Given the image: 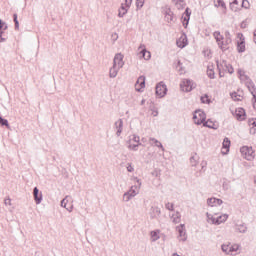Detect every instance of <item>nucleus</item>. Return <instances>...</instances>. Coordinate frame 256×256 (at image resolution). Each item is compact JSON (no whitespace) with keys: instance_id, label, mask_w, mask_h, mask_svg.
<instances>
[{"instance_id":"680f3d73","label":"nucleus","mask_w":256,"mask_h":256,"mask_svg":"<svg viewBox=\"0 0 256 256\" xmlns=\"http://www.w3.org/2000/svg\"><path fill=\"white\" fill-rule=\"evenodd\" d=\"M66 209L69 213H71L73 211V205H71L70 207L66 206Z\"/></svg>"},{"instance_id":"20e7f679","label":"nucleus","mask_w":256,"mask_h":256,"mask_svg":"<svg viewBox=\"0 0 256 256\" xmlns=\"http://www.w3.org/2000/svg\"><path fill=\"white\" fill-rule=\"evenodd\" d=\"M156 95H158V97H165V95H167V85L163 82L158 83L156 85Z\"/></svg>"},{"instance_id":"c03bdc74","label":"nucleus","mask_w":256,"mask_h":256,"mask_svg":"<svg viewBox=\"0 0 256 256\" xmlns=\"http://www.w3.org/2000/svg\"><path fill=\"white\" fill-rule=\"evenodd\" d=\"M142 144L141 143H138V144H133V145H129L128 148L132 149V151H137L139 146H141Z\"/></svg>"},{"instance_id":"6e6d98bb","label":"nucleus","mask_w":256,"mask_h":256,"mask_svg":"<svg viewBox=\"0 0 256 256\" xmlns=\"http://www.w3.org/2000/svg\"><path fill=\"white\" fill-rule=\"evenodd\" d=\"M233 5H239V0H234L233 3L230 4L232 11H233Z\"/></svg>"},{"instance_id":"e433bc0d","label":"nucleus","mask_w":256,"mask_h":256,"mask_svg":"<svg viewBox=\"0 0 256 256\" xmlns=\"http://www.w3.org/2000/svg\"><path fill=\"white\" fill-rule=\"evenodd\" d=\"M175 69H177L180 74H183V71L185 70L183 69V63H181V60L177 61V64H175Z\"/></svg>"},{"instance_id":"6ab92c4d","label":"nucleus","mask_w":256,"mask_h":256,"mask_svg":"<svg viewBox=\"0 0 256 256\" xmlns=\"http://www.w3.org/2000/svg\"><path fill=\"white\" fill-rule=\"evenodd\" d=\"M235 115L238 121H245V117H246L245 109L237 108L235 111Z\"/></svg>"},{"instance_id":"1a4fd4ad","label":"nucleus","mask_w":256,"mask_h":256,"mask_svg":"<svg viewBox=\"0 0 256 256\" xmlns=\"http://www.w3.org/2000/svg\"><path fill=\"white\" fill-rule=\"evenodd\" d=\"M232 39H231V33L229 31L225 32V40H222L221 42V49L222 51H225L228 49V45H231Z\"/></svg>"},{"instance_id":"09e8293b","label":"nucleus","mask_w":256,"mask_h":256,"mask_svg":"<svg viewBox=\"0 0 256 256\" xmlns=\"http://www.w3.org/2000/svg\"><path fill=\"white\" fill-rule=\"evenodd\" d=\"M61 207H64V209H67V196L61 201Z\"/></svg>"},{"instance_id":"69168bd1","label":"nucleus","mask_w":256,"mask_h":256,"mask_svg":"<svg viewBox=\"0 0 256 256\" xmlns=\"http://www.w3.org/2000/svg\"><path fill=\"white\" fill-rule=\"evenodd\" d=\"M141 105H145V99L141 101Z\"/></svg>"},{"instance_id":"a878e982","label":"nucleus","mask_w":256,"mask_h":256,"mask_svg":"<svg viewBox=\"0 0 256 256\" xmlns=\"http://www.w3.org/2000/svg\"><path fill=\"white\" fill-rule=\"evenodd\" d=\"M229 219V215L223 214L216 218V225H221V223H225Z\"/></svg>"},{"instance_id":"bb28decb","label":"nucleus","mask_w":256,"mask_h":256,"mask_svg":"<svg viewBox=\"0 0 256 256\" xmlns=\"http://www.w3.org/2000/svg\"><path fill=\"white\" fill-rule=\"evenodd\" d=\"M127 9H129V7H127L125 4H122L119 9L118 17H125V15H127Z\"/></svg>"},{"instance_id":"f8f14e48","label":"nucleus","mask_w":256,"mask_h":256,"mask_svg":"<svg viewBox=\"0 0 256 256\" xmlns=\"http://www.w3.org/2000/svg\"><path fill=\"white\" fill-rule=\"evenodd\" d=\"M207 205L208 207H219L221 205H223V200L219 199V198H208L207 199Z\"/></svg>"},{"instance_id":"c85d7f7f","label":"nucleus","mask_w":256,"mask_h":256,"mask_svg":"<svg viewBox=\"0 0 256 256\" xmlns=\"http://www.w3.org/2000/svg\"><path fill=\"white\" fill-rule=\"evenodd\" d=\"M214 37H215V39H216V41H217V43H218V45L221 49V43H223V39H224L221 35V32H219V31L214 32Z\"/></svg>"},{"instance_id":"4468645a","label":"nucleus","mask_w":256,"mask_h":256,"mask_svg":"<svg viewBox=\"0 0 256 256\" xmlns=\"http://www.w3.org/2000/svg\"><path fill=\"white\" fill-rule=\"evenodd\" d=\"M176 231L179 233L180 241H187V234L185 232V224H181L176 227Z\"/></svg>"},{"instance_id":"37998d69","label":"nucleus","mask_w":256,"mask_h":256,"mask_svg":"<svg viewBox=\"0 0 256 256\" xmlns=\"http://www.w3.org/2000/svg\"><path fill=\"white\" fill-rule=\"evenodd\" d=\"M217 6L222 7V9H227L225 1H223V0H217Z\"/></svg>"},{"instance_id":"4c0bfd02","label":"nucleus","mask_w":256,"mask_h":256,"mask_svg":"<svg viewBox=\"0 0 256 256\" xmlns=\"http://www.w3.org/2000/svg\"><path fill=\"white\" fill-rule=\"evenodd\" d=\"M133 197L129 192H125L123 194V201H125L126 203H129V201H131V199H133Z\"/></svg>"},{"instance_id":"a18cd8bd","label":"nucleus","mask_w":256,"mask_h":256,"mask_svg":"<svg viewBox=\"0 0 256 256\" xmlns=\"http://www.w3.org/2000/svg\"><path fill=\"white\" fill-rule=\"evenodd\" d=\"M165 208H166L168 211H173V210H174V204L168 202V203L165 204Z\"/></svg>"},{"instance_id":"ddd939ff","label":"nucleus","mask_w":256,"mask_h":256,"mask_svg":"<svg viewBox=\"0 0 256 256\" xmlns=\"http://www.w3.org/2000/svg\"><path fill=\"white\" fill-rule=\"evenodd\" d=\"M149 215L151 219H157L161 215V208L159 206H152Z\"/></svg>"},{"instance_id":"774afa93","label":"nucleus","mask_w":256,"mask_h":256,"mask_svg":"<svg viewBox=\"0 0 256 256\" xmlns=\"http://www.w3.org/2000/svg\"><path fill=\"white\" fill-rule=\"evenodd\" d=\"M6 29H7V25L4 26V31H6Z\"/></svg>"},{"instance_id":"8fccbe9b","label":"nucleus","mask_w":256,"mask_h":256,"mask_svg":"<svg viewBox=\"0 0 256 256\" xmlns=\"http://www.w3.org/2000/svg\"><path fill=\"white\" fill-rule=\"evenodd\" d=\"M133 171H135V168H133V166H131V164H129V165L127 166V172H128V173H133Z\"/></svg>"},{"instance_id":"603ef678","label":"nucleus","mask_w":256,"mask_h":256,"mask_svg":"<svg viewBox=\"0 0 256 256\" xmlns=\"http://www.w3.org/2000/svg\"><path fill=\"white\" fill-rule=\"evenodd\" d=\"M6 39L3 38V30H0V43H5Z\"/></svg>"},{"instance_id":"de8ad7c7","label":"nucleus","mask_w":256,"mask_h":256,"mask_svg":"<svg viewBox=\"0 0 256 256\" xmlns=\"http://www.w3.org/2000/svg\"><path fill=\"white\" fill-rule=\"evenodd\" d=\"M242 7H244V9H249V1L242 0Z\"/></svg>"},{"instance_id":"79ce46f5","label":"nucleus","mask_w":256,"mask_h":256,"mask_svg":"<svg viewBox=\"0 0 256 256\" xmlns=\"http://www.w3.org/2000/svg\"><path fill=\"white\" fill-rule=\"evenodd\" d=\"M145 5V0H136L137 9H141Z\"/></svg>"},{"instance_id":"7c9ffc66","label":"nucleus","mask_w":256,"mask_h":256,"mask_svg":"<svg viewBox=\"0 0 256 256\" xmlns=\"http://www.w3.org/2000/svg\"><path fill=\"white\" fill-rule=\"evenodd\" d=\"M236 231H238V233H247V225L237 224L236 225Z\"/></svg>"},{"instance_id":"f704fd0d","label":"nucleus","mask_w":256,"mask_h":256,"mask_svg":"<svg viewBox=\"0 0 256 256\" xmlns=\"http://www.w3.org/2000/svg\"><path fill=\"white\" fill-rule=\"evenodd\" d=\"M221 249H222L223 253H225L226 255H230L229 249H231V244H223L221 246Z\"/></svg>"},{"instance_id":"473e14b6","label":"nucleus","mask_w":256,"mask_h":256,"mask_svg":"<svg viewBox=\"0 0 256 256\" xmlns=\"http://www.w3.org/2000/svg\"><path fill=\"white\" fill-rule=\"evenodd\" d=\"M207 222L212 223V225H217V218L213 217L209 212L206 213Z\"/></svg>"},{"instance_id":"13d9d810","label":"nucleus","mask_w":256,"mask_h":256,"mask_svg":"<svg viewBox=\"0 0 256 256\" xmlns=\"http://www.w3.org/2000/svg\"><path fill=\"white\" fill-rule=\"evenodd\" d=\"M5 205H11V198L4 200Z\"/></svg>"},{"instance_id":"2f4dec72","label":"nucleus","mask_w":256,"mask_h":256,"mask_svg":"<svg viewBox=\"0 0 256 256\" xmlns=\"http://www.w3.org/2000/svg\"><path fill=\"white\" fill-rule=\"evenodd\" d=\"M172 221L173 223H181V213L176 212L174 214H172Z\"/></svg>"},{"instance_id":"6e6552de","label":"nucleus","mask_w":256,"mask_h":256,"mask_svg":"<svg viewBox=\"0 0 256 256\" xmlns=\"http://www.w3.org/2000/svg\"><path fill=\"white\" fill-rule=\"evenodd\" d=\"M237 51L238 53H245V37L243 34H238Z\"/></svg>"},{"instance_id":"338daca9","label":"nucleus","mask_w":256,"mask_h":256,"mask_svg":"<svg viewBox=\"0 0 256 256\" xmlns=\"http://www.w3.org/2000/svg\"><path fill=\"white\" fill-rule=\"evenodd\" d=\"M172 256H179V254H177V253H174V254H172Z\"/></svg>"},{"instance_id":"49530a36","label":"nucleus","mask_w":256,"mask_h":256,"mask_svg":"<svg viewBox=\"0 0 256 256\" xmlns=\"http://www.w3.org/2000/svg\"><path fill=\"white\" fill-rule=\"evenodd\" d=\"M230 96L234 101H239V95L237 94V92H232Z\"/></svg>"},{"instance_id":"c9c22d12","label":"nucleus","mask_w":256,"mask_h":256,"mask_svg":"<svg viewBox=\"0 0 256 256\" xmlns=\"http://www.w3.org/2000/svg\"><path fill=\"white\" fill-rule=\"evenodd\" d=\"M175 5L177 7V9H184L185 8V0H174Z\"/></svg>"},{"instance_id":"39448f33","label":"nucleus","mask_w":256,"mask_h":256,"mask_svg":"<svg viewBox=\"0 0 256 256\" xmlns=\"http://www.w3.org/2000/svg\"><path fill=\"white\" fill-rule=\"evenodd\" d=\"M180 89H182V91H186V93H189V91H193V82L189 79H184L180 83Z\"/></svg>"},{"instance_id":"052dcab7","label":"nucleus","mask_w":256,"mask_h":256,"mask_svg":"<svg viewBox=\"0 0 256 256\" xmlns=\"http://www.w3.org/2000/svg\"><path fill=\"white\" fill-rule=\"evenodd\" d=\"M3 27H5V22H3V20H0V30H3Z\"/></svg>"},{"instance_id":"4be33fe9","label":"nucleus","mask_w":256,"mask_h":256,"mask_svg":"<svg viewBox=\"0 0 256 256\" xmlns=\"http://www.w3.org/2000/svg\"><path fill=\"white\" fill-rule=\"evenodd\" d=\"M119 69L121 68H118L117 66L113 65V67L110 68L109 77L111 79H115V77H117V74L119 73Z\"/></svg>"},{"instance_id":"bf43d9fd","label":"nucleus","mask_w":256,"mask_h":256,"mask_svg":"<svg viewBox=\"0 0 256 256\" xmlns=\"http://www.w3.org/2000/svg\"><path fill=\"white\" fill-rule=\"evenodd\" d=\"M13 21H14V23H17V21H19L17 13L13 14Z\"/></svg>"},{"instance_id":"5701e85b","label":"nucleus","mask_w":256,"mask_h":256,"mask_svg":"<svg viewBox=\"0 0 256 256\" xmlns=\"http://www.w3.org/2000/svg\"><path fill=\"white\" fill-rule=\"evenodd\" d=\"M204 127H208V129H219V126H217L211 119H208L207 121L204 122L203 124Z\"/></svg>"},{"instance_id":"9d476101","label":"nucleus","mask_w":256,"mask_h":256,"mask_svg":"<svg viewBox=\"0 0 256 256\" xmlns=\"http://www.w3.org/2000/svg\"><path fill=\"white\" fill-rule=\"evenodd\" d=\"M113 65L115 67H118V69L123 68V65H125V62H123V54L118 53L115 55L114 60H113Z\"/></svg>"},{"instance_id":"aec40b11","label":"nucleus","mask_w":256,"mask_h":256,"mask_svg":"<svg viewBox=\"0 0 256 256\" xmlns=\"http://www.w3.org/2000/svg\"><path fill=\"white\" fill-rule=\"evenodd\" d=\"M187 36L183 35L181 36L177 41H176V45L177 47H179L180 49H184V47H187Z\"/></svg>"},{"instance_id":"e2e57ef3","label":"nucleus","mask_w":256,"mask_h":256,"mask_svg":"<svg viewBox=\"0 0 256 256\" xmlns=\"http://www.w3.org/2000/svg\"><path fill=\"white\" fill-rule=\"evenodd\" d=\"M158 115H159V112H157V111L153 113L154 117H157Z\"/></svg>"},{"instance_id":"7ed1b4c3","label":"nucleus","mask_w":256,"mask_h":256,"mask_svg":"<svg viewBox=\"0 0 256 256\" xmlns=\"http://www.w3.org/2000/svg\"><path fill=\"white\" fill-rule=\"evenodd\" d=\"M136 179L137 185L132 186L127 192L132 196V197H137L139 195V191L141 189V180L138 178Z\"/></svg>"},{"instance_id":"3c124183","label":"nucleus","mask_w":256,"mask_h":256,"mask_svg":"<svg viewBox=\"0 0 256 256\" xmlns=\"http://www.w3.org/2000/svg\"><path fill=\"white\" fill-rule=\"evenodd\" d=\"M132 141H134V143H139L140 138L138 135H133Z\"/></svg>"},{"instance_id":"423d86ee","label":"nucleus","mask_w":256,"mask_h":256,"mask_svg":"<svg viewBox=\"0 0 256 256\" xmlns=\"http://www.w3.org/2000/svg\"><path fill=\"white\" fill-rule=\"evenodd\" d=\"M238 75H240V79H242V81H246V84L248 85V89L254 88V83L253 80H251V78H249V76L245 75V71L239 69L238 70Z\"/></svg>"},{"instance_id":"72a5a7b5","label":"nucleus","mask_w":256,"mask_h":256,"mask_svg":"<svg viewBox=\"0 0 256 256\" xmlns=\"http://www.w3.org/2000/svg\"><path fill=\"white\" fill-rule=\"evenodd\" d=\"M230 254L229 255H235V253H237V251H239V244H230V248H229Z\"/></svg>"},{"instance_id":"a19ab883","label":"nucleus","mask_w":256,"mask_h":256,"mask_svg":"<svg viewBox=\"0 0 256 256\" xmlns=\"http://www.w3.org/2000/svg\"><path fill=\"white\" fill-rule=\"evenodd\" d=\"M225 72H227V73H230V75H233V73H234V69H233V66H231V64H227V66H226V70H224Z\"/></svg>"},{"instance_id":"864d4df0","label":"nucleus","mask_w":256,"mask_h":256,"mask_svg":"<svg viewBox=\"0 0 256 256\" xmlns=\"http://www.w3.org/2000/svg\"><path fill=\"white\" fill-rule=\"evenodd\" d=\"M131 3H133V0H125L126 7H131Z\"/></svg>"},{"instance_id":"a211bd4d","label":"nucleus","mask_w":256,"mask_h":256,"mask_svg":"<svg viewBox=\"0 0 256 256\" xmlns=\"http://www.w3.org/2000/svg\"><path fill=\"white\" fill-rule=\"evenodd\" d=\"M185 16H182L183 26L187 27L189 25V19H191V9L186 8L184 12Z\"/></svg>"},{"instance_id":"f257e3e1","label":"nucleus","mask_w":256,"mask_h":256,"mask_svg":"<svg viewBox=\"0 0 256 256\" xmlns=\"http://www.w3.org/2000/svg\"><path fill=\"white\" fill-rule=\"evenodd\" d=\"M240 153L246 161H253L255 159V151L253 147L243 146L240 148Z\"/></svg>"},{"instance_id":"0eeeda50","label":"nucleus","mask_w":256,"mask_h":256,"mask_svg":"<svg viewBox=\"0 0 256 256\" xmlns=\"http://www.w3.org/2000/svg\"><path fill=\"white\" fill-rule=\"evenodd\" d=\"M135 89L138 93H143V89H145V76L138 77L135 83Z\"/></svg>"},{"instance_id":"dca6fc26","label":"nucleus","mask_w":256,"mask_h":256,"mask_svg":"<svg viewBox=\"0 0 256 256\" xmlns=\"http://www.w3.org/2000/svg\"><path fill=\"white\" fill-rule=\"evenodd\" d=\"M139 50H140L142 57L146 61H149V59H151V52L147 51V48H145V45L141 44L139 47Z\"/></svg>"},{"instance_id":"393cba45","label":"nucleus","mask_w":256,"mask_h":256,"mask_svg":"<svg viewBox=\"0 0 256 256\" xmlns=\"http://www.w3.org/2000/svg\"><path fill=\"white\" fill-rule=\"evenodd\" d=\"M199 164V156L197 154H194L192 157H190V165L191 167H197Z\"/></svg>"},{"instance_id":"412c9836","label":"nucleus","mask_w":256,"mask_h":256,"mask_svg":"<svg viewBox=\"0 0 256 256\" xmlns=\"http://www.w3.org/2000/svg\"><path fill=\"white\" fill-rule=\"evenodd\" d=\"M248 125L250 127V134L255 135L256 134V118H249Z\"/></svg>"},{"instance_id":"0e129e2a","label":"nucleus","mask_w":256,"mask_h":256,"mask_svg":"<svg viewBox=\"0 0 256 256\" xmlns=\"http://www.w3.org/2000/svg\"><path fill=\"white\" fill-rule=\"evenodd\" d=\"M201 165H202V169H203L205 167V165H207V162H202Z\"/></svg>"},{"instance_id":"ea45409f","label":"nucleus","mask_w":256,"mask_h":256,"mask_svg":"<svg viewBox=\"0 0 256 256\" xmlns=\"http://www.w3.org/2000/svg\"><path fill=\"white\" fill-rule=\"evenodd\" d=\"M201 103H211V100L209 99V96L207 94H205L204 96H201Z\"/></svg>"},{"instance_id":"b1692460","label":"nucleus","mask_w":256,"mask_h":256,"mask_svg":"<svg viewBox=\"0 0 256 256\" xmlns=\"http://www.w3.org/2000/svg\"><path fill=\"white\" fill-rule=\"evenodd\" d=\"M159 233H161L160 230H153L150 232V236L153 242L159 241V239H161V237L159 236Z\"/></svg>"},{"instance_id":"f03ea898","label":"nucleus","mask_w":256,"mask_h":256,"mask_svg":"<svg viewBox=\"0 0 256 256\" xmlns=\"http://www.w3.org/2000/svg\"><path fill=\"white\" fill-rule=\"evenodd\" d=\"M206 119H207V114H205V112L201 110H197L193 115V121L195 125H204Z\"/></svg>"},{"instance_id":"9b49d317","label":"nucleus","mask_w":256,"mask_h":256,"mask_svg":"<svg viewBox=\"0 0 256 256\" xmlns=\"http://www.w3.org/2000/svg\"><path fill=\"white\" fill-rule=\"evenodd\" d=\"M33 195H34V201L36 205H41V201H43V193L39 192V188L34 187Z\"/></svg>"},{"instance_id":"cd10ccee","label":"nucleus","mask_w":256,"mask_h":256,"mask_svg":"<svg viewBox=\"0 0 256 256\" xmlns=\"http://www.w3.org/2000/svg\"><path fill=\"white\" fill-rule=\"evenodd\" d=\"M231 147V140L229 138H224L222 143V148L226 149V153H229V149Z\"/></svg>"},{"instance_id":"5fc2aeb1","label":"nucleus","mask_w":256,"mask_h":256,"mask_svg":"<svg viewBox=\"0 0 256 256\" xmlns=\"http://www.w3.org/2000/svg\"><path fill=\"white\" fill-rule=\"evenodd\" d=\"M15 31H19V21L14 22Z\"/></svg>"},{"instance_id":"f3484780","label":"nucleus","mask_w":256,"mask_h":256,"mask_svg":"<svg viewBox=\"0 0 256 256\" xmlns=\"http://www.w3.org/2000/svg\"><path fill=\"white\" fill-rule=\"evenodd\" d=\"M114 125L117 137H121V133H123V119H118Z\"/></svg>"},{"instance_id":"4d7b16f0","label":"nucleus","mask_w":256,"mask_h":256,"mask_svg":"<svg viewBox=\"0 0 256 256\" xmlns=\"http://www.w3.org/2000/svg\"><path fill=\"white\" fill-rule=\"evenodd\" d=\"M165 18L167 21H173V16H171V14L166 15Z\"/></svg>"},{"instance_id":"2eb2a0df","label":"nucleus","mask_w":256,"mask_h":256,"mask_svg":"<svg viewBox=\"0 0 256 256\" xmlns=\"http://www.w3.org/2000/svg\"><path fill=\"white\" fill-rule=\"evenodd\" d=\"M216 64H217V69L219 71L220 77H223V72H221V71L226 70L227 65H228L227 60H222L221 62L216 61Z\"/></svg>"},{"instance_id":"c756f323","label":"nucleus","mask_w":256,"mask_h":256,"mask_svg":"<svg viewBox=\"0 0 256 256\" xmlns=\"http://www.w3.org/2000/svg\"><path fill=\"white\" fill-rule=\"evenodd\" d=\"M149 141H152V143H154L155 147H158L159 149H161V151H165V147H163V144L161 142H159V140H157L155 138H150Z\"/></svg>"},{"instance_id":"58836bf2","label":"nucleus","mask_w":256,"mask_h":256,"mask_svg":"<svg viewBox=\"0 0 256 256\" xmlns=\"http://www.w3.org/2000/svg\"><path fill=\"white\" fill-rule=\"evenodd\" d=\"M207 76L209 79H215V70L208 67Z\"/></svg>"}]
</instances>
